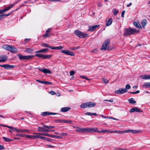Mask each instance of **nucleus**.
Masks as SVG:
<instances>
[{
	"label": "nucleus",
	"instance_id": "nucleus-1",
	"mask_svg": "<svg viewBox=\"0 0 150 150\" xmlns=\"http://www.w3.org/2000/svg\"><path fill=\"white\" fill-rule=\"evenodd\" d=\"M124 30L125 32L124 33V35L125 36L133 35L135 33H139V30L131 28H125Z\"/></svg>",
	"mask_w": 150,
	"mask_h": 150
},
{
	"label": "nucleus",
	"instance_id": "nucleus-2",
	"mask_svg": "<svg viewBox=\"0 0 150 150\" xmlns=\"http://www.w3.org/2000/svg\"><path fill=\"white\" fill-rule=\"evenodd\" d=\"M74 34L79 37L81 38H84L87 37L88 34L78 30H76L74 31Z\"/></svg>",
	"mask_w": 150,
	"mask_h": 150
},
{
	"label": "nucleus",
	"instance_id": "nucleus-3",
	"mask_svg": "<svg viewBox=\"0 0 150 150\" xmlns=\"http://www.w3.org/2000/svg\"><path fill=\"white\" fill-rule=\"evenodd\" d=\"M19 59L21 60H31L33 59L34 57V55H27L24 56L20 54H17Z\"/></svg>",
	"mask_w": 150,
	"mask_h": 150
},
{
	"label": "nucleus",
	"instance_id": "nucleus-4",
	"mask_svg": "<svg viewBox=\"0 0 150 150\" xmlns=\"http://www.w3.org/2000/svg\"><path fill=\"white\" fill-rule=\"evenodd\" d=\"M110 40L109 39L105 40L103 43L100 50H105L108 49V45L110 44Z\"/></svg>",
	"mask_w": 150,
	"mask_h": 150
},
{
	"label": "nucleus",
	"instance_id": "nucleus-5",
	"mask_svg": "<svg viewBox=\"0 0 150 150\" xmlns=\"http://www.w3.org/2000/svg\"><path fill=\"white\" fill-rule=\"evenodd\" d=\"M35 56L43 59H49L52 57V55L50 54H36Z\"/></svg>",
	"mask_w": 150,
	"mask_h": 150
},
{
	"label": "nucleus",
	"instance_id": "nucleus-6",
	"mask_svg": "<svg viewBox=\"0 0 150 150\" xmlns=\"http://www.w3.org/2000/svg\"><path fill=\"white\" fill-rule=\"evenodd\" d=\"M98 128L96 127L86 128V133L95 132H98Z\"/></svg>",
	"mask_w": 150,
	"mask_h": 150
},
{
	"label": "nucleus",
	"instance_id": "nucleus-7",
	"mask_svg": "<svg viewBox=\"0 0 150 150\" xmlns=\"http://www.w3.org/2000/svg\"><path fill=\"white\" fill-rule=\"evenodd\" d=\"M127 91V90L125 89V88H120L118 90H115V92L117 94H120L124 93L126 92Z\"/></svg>",
	"mask_w": 150,
	"mask_h": 150
},
{
	"label": "nucleus",
	"instance_id": "nucleus-8",
	"mask_svg": "<svg viewBox=\"0 0 150 150\" xmlns=\"http://www.w3.org/2000/svg\"><path fill=\"white\" fill-rule=\"evenodd\" d=\"M61 52L62 53L71 56H74L75 55V54L73 52L70 51L68 50H61Z\"/></svg>",
	"mask_w": 150,
	"mask_h": 150
},
{
	"label": "nucleus",
	"instance_id": "nucleus-9",
	"mask_svg": "<svg viewBox=\"0 0 150 150\" xmlns=\"http://www.w3.org/2000/svg\"><path fill=\"white\" fill-rule=\"evenodd\" d=\"M0 66L3 67L6 69H11L15 67V66L14 65H10L8 64H4L3 65H0Z\"/></svg>",
	"mask_w": 150,
	"mask_h": 150
},
{
	"label": "nucleus",
	"instance_id": "nucleus-10",
	"mask_svg": "<svg viewBox=\"0 0 150 150\" xmlns=\"http://www.w3.org/2000/svg\"><path fill=\"white\" fill-rule=\"evenodd\" d=\"M14 5L15 4H12L9 6L6 7L4 9L2 10H0V14L9 10L11 8H12Z\"/></svg>",
	"mask_w": 150,
	"mask_h": 150
},
{
	"label": "nucleus",
	"instance_id": "nucleus-11",
	"mask_svg": "<svg viewBox=\"0 0 150 150\" xmlns=\"http://www.w3.org/2000/svg\"><path fill=\"white\" fill-rule=\"evenodd\" d=\"M129 111L130 112L132 113L133 112H143V111L142 110H140L139 108L136 107H134L131 108Z\"/></svg>",
	"mask_w": 150,
	"mask_h": 150
},
{
	"label": "nucleus",
	"instance_id": "nucleus-12",
	"mask_svg": "<svg viewBox=\"0 0 150 150\" xmlns=\"http://www.w3.org/2000/svg\"><path fill=\"white\" fill-rule=\"evenodd\" d=\"M57 114L56 113L49 112H42L41 113V115L42 116H48L50 115H55Z\"/></svg>",
	"mask_w": 150,
	"mask_h": 150
},
{
	"label": "nucleus",
	"instance_id": "nucleus-13",
	"mask_svg": "<svg viewBox=\"0 0 150 150\" xmlns=\"http://www.w3.org/2000/svg\"><path fill=\"white\" fill-rule=\"evenodd\" d=\"M37 69L39 71H41L45 74H50L51 73V72L50 70L47 69H42L38 68Z\"/></svg>",
	"mask_w": 150,
	"mask_h": 150
},
{
	"label": "nucleus",
	"instance_id": "nucleus-14",
	"mask_svg": "<svg viewBox=\"0 0 150 150\" xmlns=\"http://www.w3.org/2000/svg\"><path fill=\"white\" fill-rule=\"evenodd\" d=\"M7 59V56L6 55H1L0 56V62H5Z\"/></svg>",
	"mask_w": 150,
	"mask_h": 150
},
{
	"label": "nucleus",
	"instance_id": "nucleus-15",
	"mask_svg": "<svg viewBox=\"0 0 150 150\" xmlns=\"http://www.w3.org/2000/svg\"><path fill=\"white\" fill-rule=\"evenodd\" d=\"M11 48L9 51L13 53H17L18 51L17 49L14 47L13 46L11 45Z\"/></svg>",
	"mask_w": 150,
	"mask_h": 150
},
{
	"label": "nucleus",
	"instance_id": "nucleus-16",
	"mask_svg": "<svg viewBox=\"0 0 150 150\" xmlns=\"http://www.w3.org/2000/svg\"><path fill=\"white\" fill-rule=\"evenodd\" d=\"M99 27V25H95L93 26H91L89 28L88 30V31H90L91 32H92L94 31L95 29L96 28Z\"/></svg>",
	"mask_w": 150,
	"mask_h": 150
},
{
	"label": "nucleus",
	"instance_id": "nucleus-17",
	"mask_svg": "<svg viewBox=\"0 0 150 150\" xmlns=\"http://www.w3.org/2000/svg\"><path fill=\"white\" fill-rule=\"evenodd\" d=\"M76 131L79 132L86 133V128H81L79 127H76Z\"/></svg>",
	"mask_w": 150,
	"mask_h": 150
},
{
	"label": "nucleus",
	"instance_id": "nucleus-18",
	"mask_svg": "<svg viewBox=\"0 0 150 150\" xmlns=\"http://www.w3.org/2000/svg\"><path fill=\"white\" fill-rule=\"evenodd\" d=\"M88 108H92L94 107L96 105V103L92 102H87Z\"/></svg>",
	"mask_w": 150,
	"mask_h": 150
},
{
	"label": "nucleus",
	"instance_id": "nucleus-19",
	"mask_svg": "<svg viewBox=\"0 0 150 150\" xmlns=\"http://www.w3.org/2000/svg\"><path fill=\"white\" fill-rule=\"evenodd\" d=\"M34 51V49L32 48H27L25 49V52L28 53L32 54Z\"/></svg>",
	"mask_w": 150,
	"mask_h": 150
},
{
	"label": "nucleus",
	"instance_id": "nucleus-20",
	"mask_svg": "<svg viewBox=\"0 0 150 150\" xmlns=\"http://www.w3.org/2000/svg\"><path fill=\"white\" fill-rule=\"evenodd\" d=\"M141 79H150V75L144 74L142 75L141 76Z\"/></svg>",
	"mask_w": 150,
	"mask_h": 150
},
{
	"label": "nucleus",
	"instance_id": "nucleus-21",
	"mask_svg": "<svg viewBox=\"0 0 150 150\" xmlns=\"http://www.w3.org/2000/svg\"><path fill=\"white\" fill-rule=\"evenodd\" d=\"M48 48H45L42 49L41 50H39L38 51H36L35 53H45L48 50Z\"/></svg>",
	"mask_w": 150,
	"mask_h": 150
},
{
	"label": "nucleus",
	"instance_id": "nucleus-22",
	"mask_svg": "<svg viewBox=\"0 0 150 150\" xmlns=\"http://www.w3.org/2000/svg\"><path fill=\"white\" fill-rule=\"evenodd\" d=\"M71 109V108L69 107H65L62 108L61 109V111L62 112H66Z\"/></svg>",
	"mask_w": 150,
	"mask_h": 150
},
{
	"label": "nucleus",
	"instance_id": "nucleus-23",
	"mask_svg": "<svg viewBox=\"0 0 150 150\" xmlns=\"http://www.w3.org/2000/svg\"><path fill=\"white\" fill-rule=\"evenodd\" d=\"M12 13H13V12L11 11L8 14H3L1 15H0V19H1L4 18V16H5V17H7V16H9Z\"/></svg>",
	"mask_w": 150,
	"mask_h": 150
},
{
	"label": "nucleus",
	"instance_id": "nucleus-24",
	"mask_svg": "<svg viewBox=\"0 0 150 150\" xmlns=\"http://www.w3.org/2000/svg\"><path fill=\"white\" fill-rule=\"evenodd\" d=\"M11 45H3V48L5 50L9 51L10 48H11Z\"/></svg>",
	"mask_w": 150,
	"mask_h": 150
},
{
	"label": "nucleus",
	"instance_id": "nucleus-25",
	"mask_svg": "<svg viewBox=\"0 0 150 150\" xmlns=\"http://www.w3.org/2000/svg\"><path fill=\"white\" fill-rule=\"evenodd\" d=\"M112 19L110 18L107 21L106 23V25L107 26H109L112 23Z\"/></svg>",
	"mask_w": 150,
	"mask_h": 150
},
{
	"label": "nucleus",
	"instance_id": "nucleus-26",
	"mask_svg": "<svg viewBox=\"0 0 150 150\" xmlns=\"http://www.w3.org/2000/svg\"><path fill=\"white\" fill-rule=\"evenodd\" d=\"M41 46L42 47H49L52 49V46H50L49 44L45 43H41Z\"/></svg>",
	"mask_w": 150,
	"mask_h": 150
},
{
	"label": "nucleus",
	"instance_id": "nucleus-27",
	"mask_svg": "<svg viewBox=\"0 0 150 150\" xmlns=\"http://www.w3.org/2000/svg\"><path fill=\"white\" fill-rule=\"evenodd\" d=\"M29 130L28 129H17V132H28Z\"/></svg>",
	"mask_w": 150,
	"mask_h": 150
},
{
	"label": "nucleus",
	"instance_id": "nucleus-28",
	"mask_svg": "<svg viewBox=\"0 0 150 150\" xmlns=\"http://www.w3.org/2000/svg\"><path fill=\"white\" fill-rule=\"evenodd\" d=\"M80 107L83 109L88 108L87 102L81 104L80 105Z\"/></svg>",
	"mask_w": 150,
	"mask_h": 150
},
{
	"label": "nucleus",
	"instance_id": "nucleus-29",
	"mask_svg": "<svg viewBox=\"0 0 150 150\" xmlns=\"http://www.w3.org/2000/svg\"><path fill=\"white\" fill-rule=\"evenodd\" d=\"M41 124L42 125V126L44 127L45 128H47L48 129H50L52 128H54L55 127L54 126H47L45 125H44L43 123H41Z\"/></svg>",
	"mask_w": 150,
	"mask_h": 150
},
{
	"label": "nucleus",
	"instance_id": "nucleus-30",
	"mask_svg": "<svg viewBox=\"0 0 150 150\" xmlns=\"http://www.w3.org/2000/svg\"><path fill=\"white\" fill-rule=\"evenodd\" d=\"M146 23L147 21L146 19H143L142 21L141 24L144 28V27L146 25Z\"/></svg>",
	"mask_w": 150,
	"mask_h": 150
},
{
	"label": "nucleus",
	"instance_id": "nucleus-31",
	"mask_svg": "<svg viewBox=\"0 0 150 150\" xmlns=\"http://www.w3.org/2000/svg\"><path fill=\"white\" fill-rule=\"evenodd\" d=\"M134 24L137 28H142L139 22H134Z\"/></svg>",
	"mask_w": 150,
	"mask_h": 150
},
{
	"label": "nucleus",
	"instance_id": "nucleus-32",
	"mask_svg": "<svg viewBox=\"0 0 150 150\" xmlns=\"http://www.w3.org/2000/svg\"><path fill=\"white\" fill-rule=\"evenodd\" d=\"M128 100L129 103L131 104H134L136 103V101L134 100L133 98H131L129 99Z\"/></svg>",
	"mask_w": 150,
	"mask_h": 150
},
{
	"label": "nucleus",
	"instance_id": "nucleus-33",
	"mask_svg": "<svg viewBox=\"0 0 150 150\" xmlns=\"http://www.w3.org/2000/svg\"><path fill=\"white\" fill-rule=\"evenodd\" d=\"M2 139L4 140L5 142H9L13 141V139H9L5 137H3L2 138Z\"/></svg>",
	"mask_w": 150,
	"mask_h": 150
},
{
	"label": "nucleus",
	"instance_id": "nucleus-34",
	"mask_svg": "<svg viewBox=\"0 0 150 150\" xmlns=\"http://www.w3.org/2000/svg\"><path fill=\"white\" fill-rule=\"evenodd\" d=\"M63 48V47L61 45L59 47H54L52 46V49L59 50H60V49H62Z\"/></svg>",
	"mask_w": 150,
	"mask_h": 150
},
{
	"label": "nucleus",
	"instance_id": "nucleus-35",
	"mask_svg": "<svg viewBox=\"0 0 150 150\" xmlns=\"http://www.w3.org/2000/svg\"><path fill=\"white\" fill-rule=\"evenodd\" d=\"M143 86L146 87L148 88L150 87V82L146 83Z\"/></svg>",
	"mask_w": 150,
	"mask_h": 150
},
{
	"label": "nucleus",
	"instance_id": "nucleus-36",
	"mask_svg": "<svg viewBox=\"0 0 150 150\" xmlns=\"http://www.w3.org/2000/svg\"><path fill=\"white\" fill-rule=\"evenodd\" d=\"M112 11L114 15L115 16L119 12L117 9L115 8Z\"/></svg>",
	"mask_w": 150,
	"mask_h": 150
},
{
	"label": "nucleus",
	"instance_id": "nucleus-37",
	"mask_svg": "<svg viewBox=\"0 0 150 150\" xmlns=\"http://www.w3.org/2000/svg\"><path fill=\"white\" fill-rule=\"evenodd\" d=\"M109 130H99L98 131V133H105L107 132H108Z\"/></svg>",
	"mask_w": 150,
	"mask_h": 150
},
{
	"label": "nucleus",
	"instance_id": "nucleus-38",
	"mask_svg": "<svg viewBox=\"0 0 150 150\" xmlns=\"http://www.w3.org/2000/svg\"><path fill=\"white\" fill-rule=\"evenodd\" d=\"M115 131L116 132H115V133H118L119 134H122L124 133V130H122V131H117L115 130Z\"/></svg>",
	"mask_w": 150,
	"mask_h": 150
},
{
	"label": "nucleus",
	"instance_id": "nucleus-39",
	"mask_svg": "<svg viewBox=\"0 0 150 150\" xmlns=\"http://www.w3.org/2000/svg\"><path fill=\"white\" fill-rule=\"evenodd\" d=\"M38 131L40 132H44V130L43 129H44V128H43L42 127H38Z\"/></svg>",
	"mask_w": 150,
	"mask_h": 150
},
{
	"label": "nucleus",
	"instance_id": "nucleus-40",
	"mask_svg": "<svg viewBox=\"0 0 150 150\" xmlns=\"http://www.w3.org/2000/svg\"><path fill=\"white\" fill-rule=\"evenodd\" d=\"M37 138H40L42 139H44L45 140V138L46 137L41 136L40 135H37L36 136Z\"/></svg>",
	"mask_w": 150,
	"mask_h": 150
},
{
	"label": "nucleus",
	"instance_id": "nucleus-41",
	"mask_svg": "<svg viewBox=\"0 0 150 150\" xmlns=\"http://www.w3.org/2000/svg\"><path fill=\"white\" fill-rule=\"evenodd\" d=\"M53 138H54L59 139H62L63 138V137H62L53 135Z\"/></svg>",
	"mask_w": 150,
	"mask_h": 150
},
{
	"label": "nucleus",
	"instance_id": "nucleus-42",
	"mask_svg": "<svg viewBox=\"0 0 150 150\" xmlns=\"http://www.w3.org/2000/svg\"><path fill=\"white\" fill-rule=\"evenodd\" d=\"M140 132V130H132V133H137Z\"/></svg>",
	"mask_w": 150,
	"mask_h": 150
},
{
	"label": "nucleus",
	"instance_id": "nucleus-43",
	"mask_svg": "<svg viewBox=\"0 0 150 150\" xmlns=\"http://www.w3.org/2000/svg\"><path fill=\"white\" fill-rule=\"evenodd\" d=\"M63 121H64V122H65V123H69L70 124H71L72 123V122L71 120H63Z\"/></svg>",
	"mask_w": 150,
	"mask_h": 150
},
{
	"label": "nucleus",
	"instance_id": "nucleus-44",
	"mask_svg": "<svg viewBox=\"0 0 150 150\" xmlns=\"http://www.w3.org/2000/svg\"><path fill=\"white\" fill-rule=\"evenodd\" d=\"M80 77L81 78H83V79L87 80L88 81H89L90 80V79H89L87 78L86 77L84 76H80Z\"/></svg>",
	"mask_w": 150,
	"mask_h": 150
},
{
	"label": "nucleus",
	"instance_id": "nucleus-45",
	"mask_svg": "<svg viewBox=\"0 0 150 150\" xmlns=\"http://www.w3.org/2000/svg\"><path fill=\"white\" fill-rule=\"evenodd\" d=\"M103 81L105 84H107L108 83L109 81L107 79H103Z\"/></svg>",
	"mask_w": 150,
	"mask_h": 150
},
{
	"label": "nucleus",
	"instance_id": "nucleus-46",
	"mask_svg": "<svg viewBox=\"0 0 150 150\" xmlns=\"http://www.w3.org/2000/svg\"><path fill=\"white\" fill-rule=\"evenodd\" d=\"M130 86L129 84H127L126 85L125 89L127 90L130 88Z\"/></svg>",
	"mask_w": 150,
	"mask_h": 150
},
{
	"label": "nucleus",
	"instance_id": "nucleus-47",
	"mask_svg": "<svg viewBox=\"0 0 150 150\" xmlns=\"http://www.w3.org/2000/svg\"><path fill=\"white\" fill-rule=\"evenodd\" d=\"M45 84H46V85H49V84H50V85H52L53 84L51 82H48V81H45Z\"/></svg>",
	"mask_w": 150,
	"mask_h": 150
},
{
	"label": "nucleus",
	"instance_id": "nucleus-48",
	"mask_svg": "<svg viewBox=\"0 0 150 150\" xmlns=\"http://www.w3.org/2000/svg\"><path fill=\"white\" fill-rule=\"evenodd\" d=\"M132 129H127L126 130H124V133H128V132H132Z\"/></svg>",
	"mask_w": 150,
	"mask_h": 150
},
{
	"label": "nucleus",
	"instance_id": "nucleus-49",
	"mask_svg": "<svg viewBox=\"0 0 150 150\" xmlns=\"http://www.w3.org/2000/svg\"><path fill=\"white\" fill-rule=\"evenodd\" d=\"M75 73V72L74 71H70V76H72Z\"/></svg>",
	"mask_w": 150,
	"mask_h": 150
},
{
	"label": "nucleus",
	"instance_id": "nucleus-50",
	"mask_svg": "<svg viewBox=\"0 0 150 150\" xmlns=\"http://www.w3.org/2000/svg\"><path fill=\"white\" fill-rule=\"evenodd\" d=\"M1 125V126H3L4 127H7L10 128V129H12V127H12L11 126H8V125Z\"/></svg>",
	"mask_w": 150,
	"mask_h": 150
},
{
	"label": "nucleus",
	"instance_id": "nucleus-51",
	"mask_svg": "<svg viewBox=\"0 0 150 150\" xmlns=\"http://www.w3.org/2000/svg\"><path fill=\"white\" fill-rule=\"evenodd\" d=\"M50 35L48 34V33H46L45 34L43 35V37H48Z\"/></svg>",
	"mask_w": 150,
	"mask_h": 150
},
{
	"label": "nucleus",
	"instance_id": "nucleus-52",
	"mask_svg": "<svg viewBox=\"0 0 150 150\" xmlns=\"http://www.w3.org/2000/svg\"><path fill=\"white\" fill-rule=\"evenodd\" d=\"M140 91L139 90H137L135 92H130L129 93H130L132 94H136L139 93Z\"/></svg>",
	"mask_w": 150,
	"mask_h": 150
},
{
	"label": "nucleus",
	"instance_id": "nucleus-53",
	"mask_svg": "<svg viewBox=\"0 0 150 150\" xmlns=\"http://www.w3.org/2000/svg\"><path fill=\"white\" fill-rule=\"evenodd\" d=\"M45 140H47L49 142H51V141L52 139L50 138H49L46 137L45 138Z\"/></svg>",
	"mask_w": 150,
	"mask_h": 150
},
{
	"label": "nucleus",
	"instance_id": "nucleus-54",
	"mask_svg": "<svg viewBox=\"0 0 150 150\" xmlns=\"http://www.w3.org/2000/svg\"><path fill=\"white\" fill-rule=\"evenodd\" d=\"M64 120H55V122H58L59 123H61L62 122H64Z\"/></svg>",
	"mask_w": 150,
	"mask_h": 150
},
{
	"label": "nucleus",
	"instance_id": "nucleus-55",
	"mask_svg": "<svg viewBox=\"0 0 150 150\" xmlns=\"http://www.w3.org/2000/svg\"><path fill=\"white\" fill-rule=\"evenodd\" d=\"M85 115H92V113L90 112H87L85 114Z\"/></svg>",
	"mask_w": 150,
	"mask_h": 150
},
{
	"label": "nucleus",
	"instance_id": "nucleus-56",
	"mask_svg": "<svg viewBox=\"0 0 150 150\" xmlns=\"http://www.w3.org/2000/svg\"><path fill=\"white\" fill-rule=\"evenodd\" d=\"M101 116L103 118L109 119V117L108 116H105L101 115Z\"/></svg>",
	"mask_w": 150,
	"mask_h": 150
},
{
	"label": "nucleus",
	"instance_id": "nucleus-57",
	"mask_svg": "<svg viewBox=\"0 0 150 150\" xmlns=\"http://www.w3.org/2000/svg\"><path fill=\"white\" fill-rule=\"evenodd\" d=\"M104 101H108L111 102H113V100L112 99L110 100H104Z\"/></svg>",
	"mask_w": 150,
	"mask_h": 150
},
{
	"label": "nucleus",
	"instance_id": "nucleus-58",
	"mask_svg": "<svg viewBox=\"0 0 150 150\" xmlns=\"http://www.w3.org/2000/svg\"><path fill=\"white\" fill-rule=\"evenodd\" d=\"M50 93L52 95H54L56 94L55 92L52 90L50 91Z\"/></svg>",
	"mask_w": 150,
	"mask_h": 150
},
{
	"label": "nucleus",
	"instance_id": "nucleus-59",
	"mask_svg": "<svg viewBox=\"0 0 150 150\" xmlns=\"http://www.w3.org/2000/svg\"><path fill=\"white\" fill-rule=\"evenodd\" d=\"M125 11L124 10L122 11L121 13V16L122 17H124V15L125 13Z\"/></svg>",
	"mask_w": 150,
	"mask_h": 150
},
{
	"label": "nucleus",
	"instance_id": "nucleus-60",
	"mask_svg": "<svg viewBox=\"0 0 150 150\" xmlns=\"http://www.w3.org/2000/svg\"><path fill=\"white\" fill-rule=\"evenodd\" d=\"M53 135H51V134H46V135H45L46 136H48V137H52V138H53Z\"/></svg>",
	"mask_w": 150,
	"mask_h": 150
},
{
	"label": "nucleus",
	"instance_id": "nucleus-61",
	"mask_svg": "<svg viewBox=\"0 0 150 150\" xmlns=\"http://www.w3.org/2000/svg\"><path fill=\"white\" fill-rule=\"evenodd\" d=\"M52 30V28H49L48 29L46 30V33H48Z\"/></svg>",
	"mask_w": 150,
	"mask_h": 150
},
{
	"label": "nucleus",
	"instance_id": "nucleus-62",
	"mask_svg": "<svg viewBox=\"0 0 150 150\" xmlns=\"http://www.w3.org/2000/svg\"><path fill=\"white\" fill-rule=\"evenodd\" d=\"M26 137L27 138H32L33 136L32 135H27L26 136Z\"/></svg>",
	"mask_w": 150,
	"mask_h": 150
},
{
	"label": "nucleus",
	"instance_id": "nucleus-63",
	"mask_svg": "<svg viewBox=\"0 0 150 150\" xmlns=\"http://www.w3.org/2000/svg\"><path fill=\"white\" fill-rule=\"evenodd\" d=\"M60 135L62 136H67V134L66 133H62Z\"/></svg>",
	"mask_w": 150,
	"mask_h": 150
},
{
	"label": "nucleus",
	"instance_id": "nucleus-64",
	"mask_svg": "<svg viewBox=\"0 0 150 150\" xmlns=\"http://www.w3.org/2000/svg\"><path fill=\"white\" fill-rule=\"evenodd\" d=\"M4 149V146L1 145H0V150H2Z\"/></svg>",
	"mask_w": 150,
	"mask_h": 150
}]
</instances>
